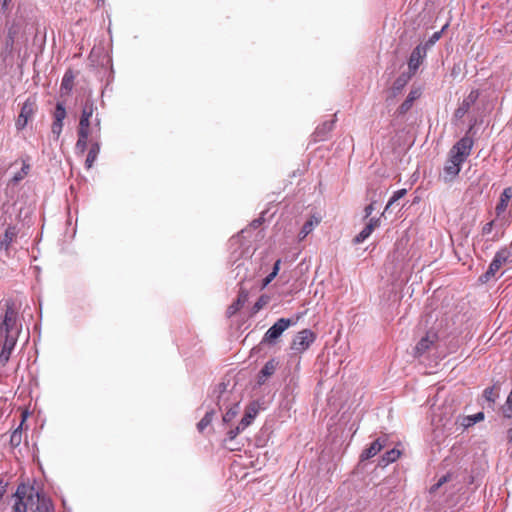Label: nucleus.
I'll list each match as a JSON object with an SVG mask.
<instances>
[{"label":"nucleus","mask_w":512,"mask_h":512,"mask_svg":"<svg viewBox=\"0 0 512 512\" xmlns=\"http://www.w3.org/2000/svg\"><path fill=\"white\" fill-rule=\"evenodd\" d=\"M0 364L5 366L17 343L20 328L17 325L18 308L12 300L0 304Z\"/></svg>","instance_id":"1"},{"label":"nucleus","mask_w":512,"mask_h":512,"mask_svg":"<svg viewBox=\"0 0 512 512\" xmlns=\"http://www.w3.org/2000/svg\"><path fill=\"white\" fill-rule=\"evenodd\" d=\"M473 144L472 138L466 135L452 146L443 169L445 181H452L458 176L462 164L471 154Z\"/></svg>","instance_id":"2"},{"label":"nucleus","mask_w":512,"mask_h":512,"mask_svg":"<svg viewBox=\"0 0 512 512\" xmlns=\"http://www.w3.org/2000/svg\"><path fill=\"white\" fill-rule=\"evenodd\" d=\"M33 495V486L21 483L18 485L16 492L13 494L12 512H27L30 509L31 499Z\"/></svg>","instance_id":"3"},{"label":"nucleus","mask_w":512,"mask_h":512,"mask_svg":"<svg viewBox=\"0 0 512 512\" xmlns=\"http://www.w3.org/2000/svg\"><path fill=\"white\" fill-rule=\"evenodd\" d=\"M36 109V99L34 97L27 98L21 107L15 123L17 130H23L27 126L29 120L34 116Z\"/></svg>","instance_id":"4"},{"label":"nucleus","mask_w":512,"mask_h":512,"mask_svg":"<svg viewBox=\"0 0 512 512\" xmlns=\"http://www.w3.org/2000/svg\"><path fill=\"white\" fill-rule=\"evenodd\" d=\"M30 510L33 512H53L52 501L43 492H39L33 486V495L31 499Z\"/></svg>","instance_id":"5"},{"label":"nucleus","mask_w":512,"mask_h":512,"mask_svg":"<svg viewBox=\"0 0 512 512\" xmlns=\"http://www.w3.org/2000/svg\"><path fill=\"white\" fill-rule=\"evenodd\" d=\"M292 325V321L286 318L278 319L265 333L262 343L273 344L281 334Z\"/></svg>","instance_id":"6"},{"label":"nucleus","mask_w":512,"mask_h":512,"mask_svg":"<svg viewBox=\"0 0 512 512\" xmlns=\"http://www.w3.org/2000/svg\"><path fill=\"white\" fill-rule=\"evenodd\" d=\"M316 336L310 329H303L294 337L291 349L302 353L314 342Z\"/></svg>","instance_id":"7"},{"label":"nucleus","mask_w":512,"mask_h":512,"mask_svg":"<svg viewBox=\"0 0 512 512\" xmlns=\"http://www.w3.org/2000/svg\"><path fill=\"white\" fill-rule=\"evenodd\" d=\"M95 110L96 107L94 105V102L91 99H87L82 106L77 131L90 133V119L93 116Z\"/></svg>","instance_id":"8"},{"label":"nucleus","mask_w":512,"mask_h":512,"mask_svg":"<svg viewBox=\"0 0 512 512\" xmlns=\"http://www.w3.org/2000/svg\"><path fill=\"white\" fill-rule=\"evenodd\" d=\"M509 257L510 252L506 249L498 251L491 261L487 272L485 273L486 280H488L490 277H493L503 267V265L507 263Z\"/></svg>","instance_id":"9"},{"label":"nucleus","mask_w":512,"mask_h":512,"mask_svg":"<svg viewBox=\"0 0 512 512\" xmlns=\"http://www.w3.org/2000/svg\"><path fill=\"white\" fill-rule=\"evenodd\" d=\"M426 46H423L422 44L416 46L408 60V68L411 75H414L420 65L423 63V60L426 57Z\"/></svg>","instance_id":"10"},{"label":"nucleus","mask_w":512,"mask_h":512,"mask_svg":"<svg viewBox=\"0 0 512 512\" xmlns=\"http://www.w3.org/2000/svg\"><path fill=\"white\" fill-rule=\"evenodd\" d=\"M380 226L379 218H370L369 222L366 226L353 238L352 242L355 245H358L364 242L369 236L373 233V231Z\"/></svg>","instance_id":"11"},{"label":"nucleus","mask_w":512,"mask_h":512,"mask_svg":"<svg viewBox=\"0 0 512 512\" xmlns=\"http://www.w3.org/2000/svg\"><path fill=\"white\" fill-rule=\"evenodd\" d=\"M479 98V91L472 90L468 96L462 101L459 107L455 110V117L461 119L464 115L469 111L471 106L475 104L477 99Z\"/></svg>","instance_id":"12"},{"label":"nucleus","mask_w":512,"mask_h":512,"mask_svg":"<svg viewBox=\"0 0 512 512\" xmlns=\"http://www.w3.org/2000/svg\"><path fill=\"white\" fill-rule=\"evenodd\" d=\"M437 335L435 333H427L421 340L416 344L414 353L416 357L422 356L426 353L436 342Z\"/></svg>","instance_id":"13"},{"label":"nucleus","mask_w":512,"mask_h":512,"mask_svg":"<svg viewBox=\"0 0 512 512\" xmlns=\"http://www.w3.org/2000/svg\"><path fill=\"white\" fill-rule=\"evenodd\" d=\"M386 445L385 438H378L373 441L368 448H366L360 455L361 461H366L376 456Z\"/></svg>","instance_id":"14"},{"label":"nucleus","mask_w":512,"mask_h":512,"mask_svg":"<svg viewBox=\"0 0 512 512\" xmlns=\"http://www.w3.org/2000/svg\"><path fill=\"white\" fill-rule=\"evenodd\" d=\"M421 94H422V91H421L420 88L412 89L409 92V94H408L407 98L405 99V101L398 107L397 113L399 115L406 114L411 109V107L413 106L414 101L420 98Z\"/></svg>","instance_id":"15"},{"label":"nucleus","mask_w":512,"mask_h":512,"mask_svg":"<svg viewBox=\"0 0 512 512\" xmlns=\"http://www.w3.org/2000/svg\"><path fill=\"white\" fill-rule=\"evenodd\" d=\"M277 365L278 363L274 359H271L268 362H266V364L263 366V368L260 370L258 374L257 383L259 385H263L267 381V379L275 373Z\"/></svg>","instance_id":"16"},{"label":"nucleus","mask_w":512,"mask_h":512,"mask_svg":"<svg viewBox=\"0 0 512 512\" xmlns=\"http://www.w3.org/2000/svg\"><path fill=\"white\" fill-rule=\"evenodd\" d=\"M248 299V293L244 290H241L237 296V299L228 306L226 314L228 317H232L235 315L246 303Z\"/></svg>","instance_id":"17"},{"label":"nucleus","mask_w":512,"mask_h":512,"mask_svg":"<svg viewBox=\"0 0 512 512\" xmlns=\"http://www.w3.org/2000/svg\"><path fill=\"white\" fill-rule=\"evenodd\" d=\"M512 198V187H507L503 190L499 203L497 204L495 211L497 216H500L505 212L508 207L509 201Z\"/></svg>","instance_id":"18"},{"label":"nucleus","mask_w":512,"mask_h":512,"mask_svg":"<svg viewBox=\"0 0 512 512\" xmlns=\"http://www.w3.org/2000/svg\"><path fill=\"white\" fill-rule=\"evenodd\" d=\"M320 223V219L312 216L309 220H307L304 225L302 226L300 232H299V239L303 240L306 238L314 229L315 226H317Z\"/></svg>","instance_id":"19"},{"label":"nucleus","mask_w":512,"mask_h":512,"mask_svg":"<svg viewBox=\"0 0 512 512\" xmlns=\"http://www.w3.org/2000/svg\"><path fill=\"white\" fill-rule=\"evenodd\" d=\"M25 414L23 415V419L20 423V425L12 432L11 436H10V445L12 448H16L18 447L22 440H23V431H22V428H23V425L25 423Z\"/></svg>","instance_id":"20"},{"label":"nucleus","mask_w":512,"mask_h":512,"mask_svg":"<svg viewBox=\"0 0 512 512\" xmlns=\"http://www.w3.org/2000/svg\"><path fill=\"white\" fill-rule=\"evenodd\" d=\"M99 152L100 144L98 142L92 143L85 160V166L87 169H90L93 166L94 162L98 157Z\"/></svg>","instance_id":"21"},{"label":"nucleus","mask_w":512,"mask_h":512,"mask_svg":"<svg viewBox=\"0 0 512 512\" xmlns=\"http://www.w3.org/2000/svg\"><path fill=\"white\" fill-rule=\"evenodd\" d=\"M78 139L75 145L76 152L80 155H84L87 149V143L90 133L77 131Z\"/></svg>","instance_id":"22"},{"label":"nucleus","mask_w":512,"mask_h":512,"mask_svg":"<svg viewBox=\"0 0 512 512\" xmlns=\"http://www.w3.org/2000/svg\"><path fill=\"white\" fill-rule=\"evenodd\" d=\"M400 456H401V451L396 449V448H393V449L385 452L381 456L379 464L382 465V466H386V465H388L390 463L395 462L397 459L400 458Z\"/></svg>","instance_id":"23"},{"label":"nucleus","mask_w":512,"mask_h":512,"mask_svg":"<svg viewBox=\"0 0 512 512\" xmlns=\"http://www.w3.org/2000/svg\"><path fill=\"white\" fill-rule=\"evenodd\" d=\"M74 73L72 70H67L62 78L61 82V91H65L66 93H69L74 86Z\"/></svg>","instance_id":"24"},{"label":"nucleus","mask_w":512,"mask_h":512,"mask_svg":"<svg viewBox=\"0 0 512 512\" xmlns=\"http://www.w3.org/2000/svg\"><path fill=\"white\" fill-rule=\"evenodd\" d=\"M17 229L15 226H8L5 230V233L2 237L1 244L5 246V248H9L11 243L15 240L17 237Z\"/></svg>","instance_id":"25"},{"label":"nucleus","mask_w":512,"mask_h":512,"mask_svg":"<svg viewBox=\"0 0 512 512\" xmlns=\"http://www.w3.org/2000/svg\"><path fill=\"white\" fill-rule=\"evenodd\" d=\"M227 410L223 415V422L229 423L231 422L239 413V401H235L232 406L226 407Z\"/></svg>","instance_id":"26"},{"label":"nucleus","mask_w":512,"mask_h":512,"mask_svg":"<svg viewBox=\"0 0 512 512\" xmlns=\"http://www.w3.org/2000/svg\"><path fill=\"white\" fill-rule=\"evenodd\" d=\"M213 417H214L213 410L206 412L204 417L197 424L198 431L203 432L211 424Z\"/></svg>","instance_id":"27"},{"label":"nucleus","mask_w":512,"mask_h":512,"mask_svg":"<svg viewBox=\"0 0 512 512\" xmlns=\"http://www.w3.org/2000/svg\"><path fill=\"white\" fill-rule=\"evenodd\" d=\"M66 109L62 103H57L53 114V120L63 122L66 118Z\"/></svg>","instance_id":"28"},{"label":"nucleus","mask_w":512,"mask_h":512,"mask_svg":"<svg viewBox=\"0 0 512 512\" xmlns=\"http://www.w3.org/2000/svg\"><path fill=\"white\" fill-rule=\"evenodd\" d=\"M498 388H496L495 386H492V387H488L484 390V397L487 401L489 402H495V400L498 398Z\"/></svg>","instance_id":"29"},{"label":"nucleus","mask_w":512,"mask_h":512,"mask_svg":"<svg viewBox=\"0 0 512 512\" xmlns=\"http://www.w3.org/2000/svg\"><path fill=\"white\" fill-rule=\"evenodd\" d=\"M503 415L506 418H512V389L507 397V400L502 408Z\"/></svg>","instance_id":"30"},{"label":"nucleus","mask_w":512,"mask_h":512,"mask_svg":"<svg viewBox=\"0 0 512 512\" xmlns=\"http://www.w3.org/2000/svg\"><path fill=\"white\" fill-rule=\"evenodd\" d=\"M407 194V190L406 189H400L396 192H394V194L392 195V197L389 199L386 207H385V210H388L389 207L394 204L396 201H398L399 199H401L402 197H404L405 195Z\"/></svg>","instance_id":"31"},{"label":"nucleus","mask_w":512,"mask_h":512,"mask_svg":"<svg viewBox=\"0 0 512 512\" xmlns=\"http://www.w3.org/2000/svg\"><path fill=\"white\" fill-rule=\"evenodd\" d=\"M63 129V122L55 121L53 120L51 125V132L55 136L56 139H58L62 133Z\"/></svg>","instance_id":"32"},{"label":"nucleus","mask_w":512,"mask_h":512,"mask_svg":"<svg viewBox=\"0 0 512 512\" xmlns=\"http://www.w3.org/2000/svg\"><path fill=\"white\" fill-rule=\"evenodd\" d=\"M29 170H30L29 164L23 163V167H22L21 171L15 174V176L13 177V180L16 182L22 180L28 174Z\"/></svg>","instance_id":"33"},{"label":"nucleus","mask_w":512,"mask_h":512,"mask_svg":"<svg viewBox=\"0 0 512 512\" xmlns=\"http://www.w3.org/2000/svg\"><path fill=\"white\" fill-rule=\"evenodd\" d=\"M409 77H405L404 75L398 77L394 82L393 88L397 91H400L407 83Z\"/></svg>","instance_id":"34"},{"label":"nucleus","mask_w":512,"mask_h":512,"mask_svg":"<svg viewBox=\"0 0 512 512\" xmlns=\"http://www.w3.org/2000/svg\"><path fill=\"white\" fill-rule=\"evenodd\" d=\"M266 304L267 298L265 296H261L252 308L253 313H257L258 311H260Z\"/></svg>","instance_id":"35"},{"label":"nucleus","mask_w":512,"mask_h":512,"mask_svg":"<svg viewBox=\"0 0 512 512\" xmlns=\"http://www.w3.org/2000/svg\"><path fill=\"white\" fill-rule=\"evenodd\" d=\"M243 430H244V429H243V428H241V426L238 424V426H236V427H235V428H233V429H230V430L227 432V439H228L229 441L234 440V439L237 437V435H238L241 431H243Z\"/></svg>","instance_id":"36"},{"label":"nucleus","mask_w":512,"mask_h":512,"mask_svg":"<svg viewBox=\"0 0 512 512\" xmlns=\"http://www.w3.org/2000/svg\"><path fill=\"white\" fill-rule=\"evenodd\" d=\"M254 420L253 417H251V414H244L243 418L241 419L239 425L241 426V428H243L244 430L252 423V421Z\"/></svg>","instance_id":"37"},{"label":"nucleus","mask_w":512,"mask_h":512,"mask_svg":"<svg viewBox=\"0 0 512 512\" xmlns=\"http://www.w3.org/2000/svg\"><path fill=\"white\" fill-rule=\"evenodd\" d=\"M441 35L442 31L435 32L424 46L427 48L428 46L434 45L441 38Z\"/></svg>","instance_id":"38"},{"label":"nucleus","mask_w":512,"mask_h":512,"mask_svg":"<svg viewBox=\"0 0 512 512\" xmlns=\"http://www.w3.org/2000/svg\"><path fill=\"white\" fill-rule=\"evenodd\" d=\"M230 392H223L218 398V406L220 409L225 405V402L229 399Z\"/></svg>","instance_id":"39"},{"label":"nucleus","mask_w":512,"mask_h":512,"mask_svg":"<svg viewBox=\"0 0 512 512\" xmlns=\"http://www.w3.org/2000/svg\"><path fill=\"white\" fill-rule=\"evenodd\" d=\"M448 479H449V476H448V475H444V476H442V477L438 480V482H437L435 485H433V486H432L431 491H433V492H434V491L438 490V489H439V488H440L444 483H446V482L448 481Z\"/></svg>","instance_id":"40"},{"label":"nucleus","mask_w":512,"mask_h":512,"mask_svg":"<svg viewBox=\"0 0 512 512\" xmlns=\"http://www.w3.org/2000/svg\"><path fill=\"white\" fill-rule=\"evenodd\" d=\"M375 209V201L370 203L364 208V219H367L371 216L372 212Z\"/></svg>","instance_id":"41"},{"label":"nucleus","mask_w":512,"mask_h":512,"mask_svg":"<svg viewBox=\"0 0 512 512\" xmlns=\"http://www.w3.org/2000/svg\"><path fill=\"white\" fill-rule=\"evenodd\" d=\"M493 225H494V221H490L488 223H486L483 228H482V234L483 235H488L491 233L492 229H493Z\"/></svg>","instance_id":"42"},{"label":"nucleus","mask_w":512,"mask_h":512,"mask_svg":"<svg viewBox=\"0 0 512 512\" xmlns=\"http://www.w3.org/2000/svg\"><path fill=\"white\" fill-rule=\"evenodd\" d=\"M245 413L246 414H251V417L255 418L257 413H258V410L254 406H249L246 409Z\"/></svg>","instance_id":"43"},{"label":"nucleus","mask_w":512,"mask_h":512,"mask_svg":"<svg viewBox=\"0 0 512 512\" xmlns=\"http://www.w3.org/2000/svg\"><path fill=\"white\" fill-rule=\"evenodd\" d=\"M12 0H0L1 2V9L3 11H7L10 7V3H11Z\"/></svg>","instance_id":"44"},{"label":"nucleus","mask_w":512,"mask_h":512,"mask_svg":"<svg viewBox=\"0 0 512 512\" xmlns=\"http://www.w3.org/2000/svg\"><path fill=\"white\" fill-rule=\"evenodd\" d=\"M277 275H275L273 272H271L266 278L264 279L263 286L268 285Z\"/></svg>","instance_id":"45"},{"label":"nucleus","mask_w":512,"mask_h":512,"mask_svg":"<svg viewBox=\"0 0 512 512\" xmlns=\"http://www.w3.org/2000/svg\"><path fill=\"white\" fill-rule=\"evenodd\" d=\"M280 264H281V260L278 259L275 263H274V266H273V270L272 272L277 275L279 270H280Z\"/></svg>","instance_id":"46"},{"label":"nucleus","mask_w":512,"mask_h":512,"mask_svg":"<svg viewBox=\"0 0 512 512\" xmlns=\"http://www.w3.org/2000/svg\"><path fill=\"white\" fill-rule=\"evenodd\" d=\"M332 128H333V122L323 124V129H327L328 131H330Z\"/></svg>","instance_id":"47"},{"label":"nucleus","mask_w":512,"mask_h":512,"mask_svg":"<svg viewBox=\"0 0 512 512\" xmlns=\"http://www.w3.org/2000/svg\"><path fill=\"white\" fill-rule=\"evenodd\" d=\"M484 418V414L482 412H479L478 414H476L475 416V421H479V420H482Z\"/></svg>","instance_id":"48"},{"label":"nucleus","mask_w":512,"mask_h":512,"mask_svg":"<svg viewBox=\"0 0 512 512\" xmlns=\"http://www.w3.org/2000/svg\"><path fill=\"white\" fill-rule=\"evenodd\" d=\"M4 492H5V488L0 486V498H2Z\"/></svg>","instance_id":"49"},{"label":"nucleus","mask_w":512,"mask_h":512,"mask_svg":"<svg viewBox=\"0 0 512 512\" xmlns=\"http://www.w3.org/2000/svg\"><path fill=\"white\" fill-rule=\"evenodd\" d=\"M95 125L98 126V127L100 126V120L98 118H96V124Z\"/></svg>","instance_id":"50"},{"label":"nucleus","mask_w":512,"mask_h":512,"mask_svg":"<svg viewBox=\"0 0 512 512\" xmlns=\"http://www.w3.org/2000/svg\"><path fill=\"white\" fill-rule=\"evenodd\" d=\"M229 449H230L231 451L237 450V448H234V447H229Z\"/></svg>","instance_id":"51"}]
</instances>
